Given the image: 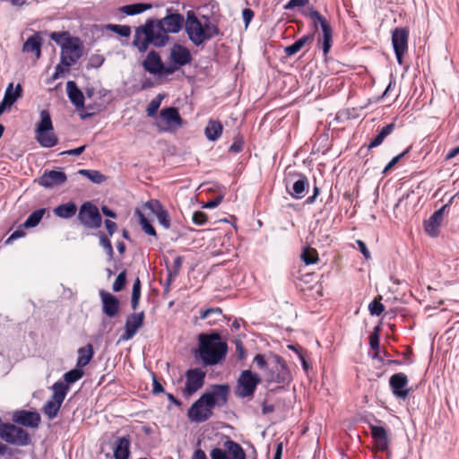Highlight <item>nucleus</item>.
<instances>
[{"label":"nucleus","mask_w":459,"mask_h":459,"mask_svg":"<svg viewBox=\"0 0 459 459\" xmlns=\"http://www.w3.org/2000/svg\"><path fill=\"white\" fill-rule=\"evenodd\" d=\"M184 17L180 13H172L160 20L150 18L134 30L132 45L140 53L147 51L150 45L162 48L169 40L168 33H178L183 27Z\"/></svg>","instance_id":"f257e3e1"},{"label":"nucleus","mask_w":459,"mask_h":459,"mask_svg":"<svg viewBox=\"0 0 459 459\" xmlns=\"http://www.w3.org/2000/svg\"><path fill=\"white\" fill-rule=\"evenodd\" d=\"M198 358L205 367H212L223 360L228 353V344L219 332L198 334Z\"/></svg>","instance_id":"f03ea898"},{"label":"nucleus","mask_w":459,"mask_h":459,"mask_svg":"<svg viewBox=\"0 0 459 459\" xmlns=\"http://www.w3.org/2000/svg\"><path fill=\"white\" fill-rule=\"evenodd\" d=\"M34 138L43 148H52L58 143L50 113L47 109L39 112V120L35 125Z\"/></svg>","instance_id":"7ed1b4c3"},{"label":"nucleus","mask_w":459,"mask_h":459,"mask_svg":"<svg viewBox=\"0 0 459 459\" xmlns=\"http://www.w3.org/2000/svg\"><path fill=\"white\" fill-rule=\"evenodd\" d=\"M291 379V373L285 359L278 354H271L270 365L264 376L265 382L289 385Z\"/></svg>","instance_id":"20e7f679"},{"label":"nucleus","mask_w":459,"mask_h":459,"mask_svg":"<svg viewBox=\"0 0 459 459\" xmlns=\"http://www.w3.org/2000/svg\"><path fill=\"white\" fill-rule=\"evenodd\" d=\"M261 381L262 378L257 373L249 369L243 370L237 380L236 395L239 398L253 397Z\"/></svg>","instance_id":"39448f33"},{"label":"nucleus","mask_w":459,"mask_h":459,"mask_svg":"<svg viewBox=\"0 0 459 459\" xmlns=\"http://www.w3.org/2000/svg\"><path fill=\"white\" fill-rule=\"evenodd\" d=\"M0 437L8 444L25 446L30 442L29 433L12 423H0Z\"/></svg>","instance_id":"423d86ee"},{"label":"nucleus","mask_w":459,"mask_h":459,"mask_svg":"<svg viewBox=\"0 0 459 459\" xmlns=\"http://www.w3.org/2000/svg\"><path fill=\"white\" fill-rule=\"evenodd\" d=\"M53 394L43 407V412L48 417V419H54L69 391V386L65 385L64 382L57 381L52 385Z\"/></svg>","instance_id":"0eeeda50"},{"label":"nucleus","mask_w":459,"mask_h":459,"mask_svg":"<svg viewBox=\"0 0 459 459\" xmlns=\"http://www.w3.org/2000/svg\"><path fill=\"white\" fill-rule=\"evenodd\" d=\"M192 62V55L190 50L179 44L175 43L170 48V53L168 57V68L169 75L173 74L179 68L189 65Z\"/></svg>","instance_id":"6e6552de"},{"label":"nucleus","mask_w":459,"mask_h":459,"mask_svg":"<svg viewBox=\"0 0 459 459\" xmlns=\"http://www.w3.org/2000/svg\"><path fill=\"white\" fill-rule=\"evenodd\" d=\"M230 390L228 384L212 385L210 391L201 395L202 400H204L206 405L212 411L214 407H222L227 403Z\"/></svg>","instance_id":"1a4fd4ad"},{"label":"nucleus","mask_w":459,"mask_h":459,"mask_svg":"<svg viewBox=\"0 0 459 459\" xmlns=\"http://www.w3.org/2000/svg\"><path fill=\"white\" fill-rule=\"evenodd\" d=\"M143 70L158 78H163L169 75L168 65H165L159 52L151 50L147 53L142 62Z\"/></svg>","instance_id":"9d476101"},{"label":"nucleus","mask_w":459,"mask_h":459,"mask_svg":"<svg viewBox=\"0 0 459 459\" xmlns=\"http://www.w3.org/2000/svg\"><path fill=\"white\" fill-rule=\"evenodd\" d=\"M224 449L214 447L210 452L211 459H246L242 446L236 441L227 438L223 444Z\"/></svg>","instance_id":"9b49d317"},{"label":"nucleus","mask_w":459,"mask_h":459,"mask_svg":"<svg viewBox=\"0 0 459 459\" xmlns=\"http://www.w3.org/2000/svg\"><path fill=\"white\" fill-rule=\"evenodd\" d=\"M185 29L189 40L195 46L199 47L206 41L204 24L193 12L186 13Z\"/></svg>","instance_id":"f8f14e48"},{"label":"nucleus","mask_w":459,"mask_h":459,"mask_svg":"<svg viewBox=\"0 0 459 459\" xmlns=\"http://www.w3.org/2000/svg\"><path fill=\"white\" fill-rule=\"evenodd\" d=\"M410 30L407 27H395L392 34V46L397 63L401 65L403 62V56L408 51V40Z\"/></svg>","instance_id":"ddd939ff"},{"label":"nucleus","mask_w":459,"mask_h":459,"mask_svg":"<svg viewBox=\"0 0 459 459\" xmlns=\"http://www.w3.org/2000/svg\"><path fill=\"white\" fill-rule=\"evenodd\" d=\"M78 219L83 226L89 229H97L101 225L99 209L90 202H86L81 206Z\"/></svg>","instance_id":"4468645a"},{"label":"nucleus","mask_w":459,"mask_h":459,"mask_svg":"<svg viewBox=\"0 0 459 459\" xmlns=\"http://www.w3.org/2000/svg\"><path fill=\"white\" fill-rule=\"evenodd\" d=\"M184 394L188 396L197 392L204 384L205 372L201 368H189L186 371Z\"/></svg>","instance_id":"2eb2a0df"},{"label":"nucleus","mask_w":459,"mask_h":459,"mask_svg":"<svg viewBox=\"0 0 459 459\" xmlns=\"http://www.w3.org/2000/svg\"><path fill=\"white\" fill-rule=\"evenodd\" d=\"M82 55V46L78 38L69 39L68 43L61 49L62 65L71 66Z\"/></svg>","instance_id":"dca6fc26"},{"label":"nucleus","mask_w":459,"mask_h":459,"mask_svg":"<svg viewBox=\"0 0 459 459\" xmlns=\"http://www.w3.org/2000/svg\"><path fill=\"white\" fill-rule=\"evenodd\" d=\"M212 414L213 412L210 407L206 405L204 400H202V396L193 403L187 411L189 420L197 423L208 420Z\"/></svg>","instance_id":"f3484780"},{"label":"nucleus","mask_w":459,"mask_h":459,"mask_svg":"<svg viewBox=\"0 0 459 459\" xmlns=\"http://www.w3.org/2000/svg\"><path fill=\"white\" fill-rule=\"evenodd\" d=\"M144 312L133 313L127 316L126 319L125 332L120 335L119 340L117 341V344L120 341H128L132 339L137 333V331L143 325Z\"/></svg>","instance_id":"a211bd4d"},{"label":"nucleus","mask_w":459,"mask_h":459,"mask_svg":"<svg viewBox=\"0 0 459 459\" xmlns=\"http://www.w3.org/2000/svg\"><path fill=\"white\" fill-rule=\"evenodd\" d=\"M296 178L291 187L286 186L287 193L296 200L302 199L309 190V181L306 175L297 172L292 175Z\"/></svg>","instance_id":"6ab92c4d"},{"label":"nucleus","mask_w":459,"mask_h":459,"mask_svg":"<svg viewBox=\"0 0 459 459\" xmlns=\"http://www.w3.org/2000/svg\"><path fill=\"white\" fill-rule=\"evenodd\" d=\"M389 385L393 394L397 398L405 400L410 394L411 389L407 387L408 377L404 373L392 375L389 378Z\"/></svg>","instance_id":"aec40b11"},{"label":"nucleus","mask_w":459,"mask_h":459,"mask_svg":"<svg viewBox=\"0 0 459 459\" xmlns=\"http://www.w3.org/2000/svg\"><path fill=\"white\" fill-rule=\"evenodd\" d=\"M449 206L448 204L443 205L438 210L435 211L429 220L424 221L425 231L431 237L437 236L439 228L442 225L444 219L445 210Z\"/></svg>","instance_id":"412c9836"},{"label":"nucleus","mask_w":459,"mask_h":459,"mask_svg":"<svg viewBox=\"0 0 459 459\" xmlns=\"http://www.w3.org/2000/svg\"><path fill=\"white\" fill-rule=\"evenodd\" d=\"M22 89L21 84L18 83L16 87L13 88V83L10 82L5 89L4 99L0 102V116L6 109L11 108L17 100L22 97Z\"/></svg>","instance_id":"4be33fe9"},{"label":"nucleus","mask_w":459,"mask_h":459,"mask_svg":"<svg viewBox=\"0 0 459 459\" xmlns=\"http://www.w3.org/2000/svg\"><path fill=\"white\" fill-rule=\"evenodd\" d=\"M13 420L20 425L37 429L40 423V415L36 411L22 410L13 413Z\"/></svg>","instance_id":"5701e85b"},{"label":"nucleus","mask_w":459,"mask_h":459,"mask_svg":"<svg viewBox=\"0 0 459 459\" xmlns=\"http://www.w3.org/2000/svg\"><path fill=\"white\" fill-rule=\"evenodd\" d=\"M67 180L65 172L61 170L45 171L39 179V184L47 188H52L64 184Z\"/></svg>","instance_id":"b1692460"},{"label":"nucleus","mask_w":459,"mask_h":459,"mask_svg":"<svg viewBox=\"0 0 459 459\" xmlns=\"http://www.w3.org/2000/svg\"><path fill=\"white\" fill-rule=\"evenodd\" d=\"M371 437L375 446L380 451H386L389 447V438L385 429L382 426L370 425Z\"/></svg>","instance_id":"393cba45"},{"label":"nucleus","mask_w":459,"mask_h":459,"mask_svg":"<svg viewBox=\"0 0 459 459\" xmlns=\"http://www.w3.org/2000/svg\"><path fill=\"white\" fill-rule=\"evenodd\" d=\"M160 117L163 119L169 128H178L182 125V118L178 109L175 107H169L161 109Z\"/></svg>","instance_id":"a878e982"},{"label":"nucleus","mask_w":459,"mask_h":459,"mask_svg":"<svg viewBox=\"0 0 459 459\" xmlns=\"http://www.w3.org/2000/svg\"><path fill=\"white\" fill-rule=\"evenodd\" d=\"M200 319H206L208 325H214L223 322L225 316L221 307H210L200 311Z\"/></svg>","instance_id":"bb28decb"},{"label":"nucleus","mask_w":459,"mask_h":459,"mask_svg":"<svg viewBox=\"0 0 459 459\" xmlns=\"http://www.w3.org/2000/svg\"><path fill=\"white\" fill-rule=\"evenodd\" d=\"M67 95L71 102L77 108H81L84 106V96L76 83L69 81L66 83Z\"/></svg>","instance_id":"cd10ccee"},{"label":"nucleus","mask_w":459,"mask_h":459,"mask_svg":"<svg viewBox=\"0 0 459 459\" xmlns=\"http://www.w3.org/2000/svg\"><path fill=\"white\" fill-rule=\"evenodd\" d=\"M107 230L108 232V236L100 233V244L102 246L106 253L108 254L109 259L112 258L113 255V248L111 245V241L109 239V237H111L115 231V223L109 220H106L105 221Z\"/></svg>","instance_id":"c85d7f7f"},{"label":"nucleus","mask_w":459,"mask_h":459,"mask_svg":"<svg viewBox=\"0 0 459 459\" xmlns=\"http://www.w3.org/2000/svg\"><path fill=\"white\" fill-rule=\"evenodd\" d=\"M42 39L39 34L30 37L23 44L22 51L34 53L37 58L40 57Z\"/></svg>","instance_id":"c756f323"},{"label":"nucleus","mask_w":459,"mask_h":459,"mask_svg":"<svg viewBox=\"0 0 459 459\" xmlns=\"http://www.w3.org/2000/svg\"><path fill=\"white\" fill-rule=\"evenodd\" d=\"M314 40V34L308 33L303 35L301 38L297 39L293 44L284 48V53L287 56H291L297 54L307 43Z\"/></svg>","instance_id":"7c9ffc66"},{"label":"nucleus","mask_w":459,"mask_h":459,"mask_svg":"<svg viewBox=\"0 0 459 459\" xmlns=\"http://www.w3.org/2000/svg\"><path fill=\"white\" fill-rule=\"evenodd\" d=\"M223 126L219 120H210L205 127L204 134L211 142L217 141L222 134Z\"/></svg>","instance_id":"2f4dec72"},{"label":"nucleus","mask_w":459,"mask_h":459,"mask_svg":"<svg viewBox=\"0 0 459 459\" xmlns=\"http://www.w3.org/2000/svg\"><path fill=\"white\" fill-rule=\"evenodd\" d=\"M322 38L317 39L318 44H321L323 55L326 56L331 50L333 45V30L332 27L326 26L321 29Z\"/></svg>","instance_id":"473e14b6"},{"label":"nucleus","mask_w":459,"mask_h":459,"mask_svg":"<svg viewBox=\"0 0 459 459\" xmlns=\"http://www.w3.org/2000/svg\"><path fill=\"white\" fill-rule=\"evenodd\" d=\"M134 215L138 219V222L143 230V232L151 237L155 238L158 239V235L156 232V230L154 229L152 222L146 218V216L142 212V211L139 208H136L134 211Z\"/></svg>","instance_id":"72a5a7b5"},{"label":"nucleus","mask_w":459,"mask_h":459,"mask_svg":"<svg viewBox=\"0 0 459 459\" xmlns=\"http://www.w3.org/2000/svg\"><path fill=\"white\" fill-rule=\"evenodd\" d=\"M152 8L151 4L146 3H136L132 4L124 5L118 8V11L126 15H136L143 13V12Z\"/></svg>","instance_id":"f704fd0d"},{"label":"nucleus","mask_w":459,"mask_h":459,"mask_svg":"<svg viewBox=\"0 0 459 459\" xmlns=\"http://www.w3.org/2000/svg\"><path fill=\"white\" fill-rule=\"evenodd\" d=\"M130 444V438L127 437H117V459L129 458Z\"/></svg>","instance_id":"c9c22d12"},{"label":"nucleus","mask_w":459,"mask_h":459,"mask_svg":"<svg viewBox=\"0 0 459 459\" xmlns=\"http://www.w3.org/2000/svg\"><path fill=\"white\" fill-rule=\"evenodd\" d=\"M77 211V207L74 203H66L60 204L54 209V213L63 219L72 218Z\"/></svg>","instance_id":"e433bc0d"},{"label":"nucleus","mask_w":459,"mask_h":459,"mask_svg":"<svg viewBox=\"0 0 459 459\" xmlns=\"http://www.w3.org/2000/svg\"><path fill=\"white\" fill-rule=\"evenodd\" d=\"M93 356V349L91 344H87L84 347H82L78 350V359L76 367L83 368L86 366Z\"/></svg>","instance_id":"4c0bfd02"},{"label":"nucleus","mask_w":459,"mask_h":459,"mask_svg":"<svg viewBox=\"0 0 459 459\" xmlns=\"http://www.w3.org/2000/svg\"><path fill=\"white\" fill-rule=\"evenodd\" d=\"M100 294L102 299L104 312L110 316H115V298L105 290H100Z\"/></svg>","instance_id":"58836bf2"},{"label":"nucleus","mask_w":459,"mask_h":459,"mask_svg":"<svg viewBox=\"0 0 459 459\" xmlns=\"http://www.w3.org/2000/svg\"><path fill=\"white\" fill-rule=\"evenodd\" d=\"M302 14L311 18L315 27H316L317 23L320 24L321 29L330 25L326 19L314 6H310L307 12H302Z\"/></svg>","instance_id":"ea45409f"},{"label":"nucleus","mask_w":459,"mask_h":459,"mask_svg":"<svg viewBox=\"0 0 459 459\" xmlns=\"http://www.w3.org/2000/svg\"><path fill=\"white\" fill-rule=\"evenodd\" d=\"M300 257L306 265L315 264L319 260L317 251L308 246L303 248Z\"/></svg>","instance_id":"a19ab883"},{"label":"nucleus","mask_w":459,"mask_h":459,"mask_svg":"<svg viewBox=\"0 0 459 459\" xmlns=\"http://www.w3.org/2000/svg\"><path fill=\"white\" fill-rule=\"evenodd\" d=\"M46 212V209H38L31 212L26 221L23 222L22 227L24 228H34L36 227L40 221L42 220L44 214Z\"/></svg>","instance_id":"79ce46f5"},{"label":"nucleus","mask_w":459,"mask_h":459,"mask_svg":"<svg viewBox=\"0 0 459 459\" xmlns=\"http://www.w3.org/2000/svg\"><path fill=\"white\" fill-rule=\"evenodd\" d=\"M205 18V22L204 23V30L206 38V41L211 40L214 37H217L221 34V30L217 24L212 23L209 18Z\"/></svg>","instance_id":"37998d69"},{"label":"nucleus","mask_w":459,"mask_h":459,"mask_svg":"<svg viewBox=\"0 0 459 459\" xmlns=\"http://www.w3.org/2000/svg\"><path fill=\"white\" fill-rule=\"evenodd\" d=\"M78 173L86 177L95 184H100L106 179V177L103 174L94 169H80Z\"/></svg>","instance_id":"c03bdc74"},{"label":"nucleus","mask_w":459,"mask_h":459,"mask_svg":"<svg viewBox=\"0 0 459 459\" xmlns=\"http://www.w3.org/2000/svg\"><path fill=\"white\" fill-rule=\"evenodd\" d=\"M141 281L139 277H136L133 284L131 296V306L134 310H135L139 305L141 299Z\"/></svg>","instance_id":"a18cd8bd"},{"label":"nucleus","mask_w":459,"mask_h":459,"mask_svg":"<svg viewBox=\"0 0 459 459\" xmlns=\"http://www.w3.org/2000/svg\"><path fill=\"white\" fill-rule=\"evenodd\" d=\"M83 376V371L81 368L76 367L64 375L65 385H68L75 383Z\"/></svg>","instance_id":"49530a36"},{"label":"nucleus","mask_w":459,"mask_h":459,"mask_svg":"<svg viewBox=\"0 0 459 459\" xmlns=\"http://www.w3.org/2000/svg\"><path fill=\"white\" fill-rule=\"evenodd\" d=\"M50 39L54 40L57 45L61 47V48L65 46L69 39H74L75 38L71 37L70 34L66 31L62 32H52L49 35Z\"/></svg>","instance_id":"de8ad7c7"},{"label":"nucleus","mask_w":459,"mask_h":459,"mask_svg":"<svg viewBox=\"0 0 459 459\" xmlns=\"http://www.w3.org/2000/svg\"><path fill=\"white\" fill-rule=\"evenodd\" d=\"M159 223L165 229L169 230L171 226V219L169 212L166 209H162L157 215Z\"/></svg>","instance_id":"09e8293b"},{"label":"nucleus","mask_w":459,"mask_h":459,"mask_svg":"<svg viewBox=\"0 0 459 459\" xmlns=\"http://www.w3.org/2000/svg\"><path fill=\"white\" fill-rule=\"evenodd\" d=\"M161 100H162V96L158 95L156 99H153L148 104L146 112L149 117H154L157 114L159 108L160 106Z\"/></svg>","instance_id":"8fccbe9b"},{"label":"nucleus","mask_w":459,"mask_h":459,"mask_svg":"<svg viewBox=\"0 0 459 459\" xmlns=\"http://www.w3.org/2000/svg\"><path fill=\"white\" fill-rule=\"evenodd\" d=\"M253 363L255 364L259 369L263 370L265 373L267 368H269L270 360L268 361L266 359L265 355L258 353L255 356Z\"/></svg>","instance_id":"3c124183"},{"label":"nucleus","mask_w":459,"mask_h":459,"mask_svg":"<svg viewBox=\"0 0 459 459\" xmlns=\"http://www.w3.org/2000/svg\"><path fill=\"white\" fill-rule=\"evenodd\" d=\"M144 207L149 209L150 212L155 216L164 209L161 203L157 199H151L144 204Z\"/></svg>","instance_id":"603ef678"},{"label":"nucleus","mask_w":459,"mask_h":459,"mask_svg":"<svg viewBox=\"0 0 459 459\" xmlns=\"http://www.w3.org/2000/svg\"><path fill=\"white\" fill-rule=\"evenodd\" d=\"M379 328L378 326L375 327L374 332L369 336V346L372 350L379 352L380 349V341H379Z\"/></svg>","instance_id":"864d4df0"},{"label":"nucleus","mask_w":459,"mask_h":459,"mask_svg":"<svg viewBox=\"0 0 459 459\" xmlns=\"http://www.w3.org/2000/svg\"><path fill=\"white\" fill-rule=\"evenodd\" d=\"M385 309L384 305L376 299H374L372 302L368 305V310L370 315L372 316H380Z\"/></svg>","instance_id":"5fc2aeb1"},{"label":"nucleus","mask_w":459,"mask_h":459,"mask_svg":"<svg viewBox=\"0 0 459 459\" xmlns=\"http://www.w3.org/2000/svg\"><path fill=\"white\" fill-rule=\"evenodd\" d=\"M244 139L242 136H237L234 139V142L231 143V145L229 148V151L235 153H239L243 151L244 148Z\"/></svg>","instance_id":"6e6d98bb"},{"label":"nucleus","mask_w":459,"mask_h":459,"mask_svg":"<svg viewBox=\"0 0 459 459\" xmlns=\"http://www.w3.org/2000/svg\"><path fill=\"white\" fill-rule=\"evenodd\" d=\"M207 215L201 211L195 212L192 216V221L195 225L203 226L207 222Z\"/></svg>","instance_id":"4d7b16f0"},{"label":"nucleus","mask_w":459,"mask_h":459,"mask_svg":"<svg viewBox=\"0 0 459 459\" xmlns=\"http://www.w3.org/2000/svg\"><path fill=\"white\" fill-rule=\"evenodd\" d=\"M126 284V271L123 270L117 275V292L122 290Z\"/></svg>","instance_id":"13d9d810"},{"label":"nucleus","mask_w":459,"mask_h":459,"mask_svg":"<svg viewBox=\"0 0 459 459\" xmlns=\"http://www.w3.org/2000/svg\"><path fill=\"white\" fill-rule=\"evenodd\" d=\"M411 148V146H409L404 152L393 157L392 160L386 164L387 169H391L395 164H397L401 160V159L406 156L410 152Z\"/></svg>","instance_id":"bf43d9fd"},{"label":"nucleus","mask_w":459,"mask_h":459,"mask_svg":"<svg viewBox=\"0 0 459 459\" xmlns=\"http://www.w3.org/2000/svg\"><path fill=\"white\" fill-rule=\"evenodd\" d=\"M254 15H255L254 11L251 10L250 8H245L242 11V18H243V22H244L246 28L251 22L252 19L254 18Z\"/></svg>","instance_id":"052dcab7"},{"label":"nucleus","mask_w":459,"mask_h":459,"mask_svg":"<svg viewBox=\"0 0 459 459\" xmlns=\"http://www.w3.org/2000/svg\"><path fill=\"white\" fill-rule=\"evenodd\" d=\"M308 2L309 0H289V2L284 5V9L290 10L297 6H305Z\"/></svg>","instance_id":"680f3d73"},{"label":"nucleus","mask_w":459,"mask_h":459,"mask_svg":"<svg viewBox=\"0 0 459 459\" xmlns=\"http://www.w3.org/2000/svg\"><path fill=\"white\" fill-rule=\"evenodd\" d=\"M356 244L358 245L360 253L363 255V256L365 257V259H367V260L370 259L371 255H370L369 250L367 247L366 243L360 239H358V240H356Z\"/></svg>","instance_id":"e2e57ef3"},{"label":"nucleus","mask_w":459,"mask_h":459,"mask_svg":"<svg viewBox=\"0 0 459 459\" xmlns=\"http://www.w3.org/2000/svg\"><path fill=\"white\" fill-rule=\"evenodd\" d=\"M101 451L108 456H115V445L112 443H102Z\"/></svg>","instance_id":"0e129e2a"},{"label":"nucleus","mask_w":459,"mask_h":459,"mask_svg":"<svg viewBox=\"0 0 459 459\" xmlns=\"http://www.w3.org/2000/svg\"><path fill=\"white\" fill-rule=\"evenodd\" d=\"M222 201V196H217L212 200H208L207 202H204L202 205L203 208L206 209H212L217 207L221 202Z\"/></svg>","instance_id":"69168bd1"},{"label":"nucleus","mask_w":459,"mask_h":459,"mask_svg":"<svg viewBox=\"0 0 459 459\" xmlns=\"http://www.w3.org/2000/svg\"><path fill=\"white\" fill-rule=\"evenodd\" d=\"M131 34V28L127 25L117 24V35L121 37H129Z\"/></svg>","instance_id":"338daca9"},{"label":"nucleus","mask_w":459,"mask_h":459,"mask_svg":"<svg viewBox=\"0 0 459 459\" xmlns=\"http://www.w3.org/2000/svg\"><path fill=\"white\" fill-rule=\"evenodd\" d=\"M384 140L385 138L380 134H377V136L368 143L367 150L368 151L381 145Z\"/></svg>","instance_id":"774afa93"}]
</instances>
